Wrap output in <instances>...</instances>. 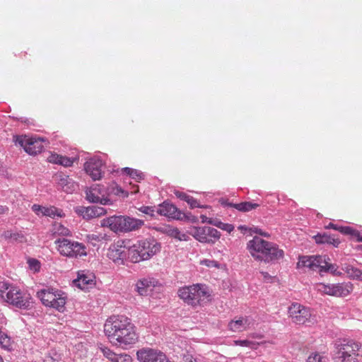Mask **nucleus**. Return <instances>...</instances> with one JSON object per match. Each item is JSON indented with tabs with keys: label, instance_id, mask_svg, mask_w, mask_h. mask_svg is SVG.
<instances>
[{
	"label": "nucleus",
	"instance_id": "1",
	"mask_svg": "<svg viewBox=\"0 0 362 362\" xmlns=\"http://www.w3.org/2000/svg\"><path fill=\"white\" fill-rule=\"evenodd\" d=\"M104 332L112 344L123 349L134 344L138 339L134 325L124 315L108 318L104 325Z\"/></svg>",
	"mask_w": 362,
	"mask_h": 362
},
{
	"label": "nucleus",
	"instance_id": "2",
	"mask_svg": "<svg viewBox=\"0 0 362 362\" xmlns=\"http://www.w3.org/2000/svg\"><path fill=\"white\" fill-rule=\"evenodd\" d=\"M0 298L17 308L28 310L32 307L30 295L22 291L18 287L0 281Z\"/></svg>",
	"mask_w": 362,
	"mask_h": 362
},
{
	"label": "nucleus",
	"instance_id": "3",
	"mask_svg": "<svg viewBox=\"0 0 362 362\" xmlns=\"http://www.w3.org/2000/svg\"><path fill=\"white\" fill-rule=\"evenodd\" d=\"M334 348V362H360L362 360L361 346L352 339H337Z\"/></svg>",
	"mask_w": 362,
	"mask_h": 362
},
{
	"label": "nucleus",
	"instance_id": "4",
	"mask_svg": "<svg viewBox=\"0 0 362 362\" xmlns=\"http://www.w3.org/2000/svg\"><path fill=\"white\" fill-rule=\"evenodd\" d=\"M177 293L185 303L193 307L206 303L211 297L209 287L202 284L180 288Z\"/></svg>",
	"mask_w": 362,
	"mask_h": 362
},
{
	"label": "nucleus",
	"instance_id": "5",
	"mask_svg": "<svg viewBox=\"0 0 362 362\" xmlns=\"http://www.w3.org/2000/svg\"><path fill=\"white\" fill-rule=\"evenodd\" d=\"M160 250V245L155 239L141 240L128 249L127 257L132 262H139L151 258Z\"/></svg>",
	"mask_w": 362,
	"mask_h": 362
},
{
	"label": "nucleus",
	"instance_id": "6",
	"mask_svg": "<svg viewBox=\"0 0 362 362\" xmlns=\"http://www.w3.org/2000/svg\"><path fill=\"white\" fill-rule=\"evenodd\" d=\"M144 221L125 216H113L104 218L101 225L114 232H129L139 230L144 226Z\"/></svg>",
	"mask_w": 362,
	"mask_h": 362
},
{
	"label": "nucleus",
	"instance_id": "7",
	"mask_svg": "<svg viewBox=\"0 0 362 362\" xmlns=\"http://www.w3.org/2000/svg\"><path fill=\"white\" fill-rule=\"evenodd\" d=\"M57 251L62 256L69 258L86 255V246L77 241L66 238H59L54 241Z\"/></svg>",
	"mask_w": 362,
	"mask_h": 362
},
{
	"label": "nucleus",
	"instance_id": "8",
	"mask_svg": "<svg viewBox=\"0 0 362 362\" xmlns=\"http://www.w3.org/2000/svg\"><path fill=\"white\" fill-rule=\"evenodd\" d=\"M13 141L22 146L28 153L35 155L42 151L44 148L42 143L45 140L40 137H29L25 135L14 136Z\"/></svg>",
	"mask_w": 362,
	"mask_h": 362
},
{
	"label": "nucleus",
	"instance_id": "9",
	"mask_svg": "<svg viewBox=\"0 0 362 362\" xmlns=\"http://www.w3.org/2000/svg\"><path fill=\"white\" fill-rule=\"evenodd\" d=\"M190 234L200 243L207 244L215 243L221 236L218 230L210 226L194 227Z\"/></svg>",
	"mask_w": 362,
	"mask_h": 362
},
{
	"label": "nucleus",
	"instance_id": "10",
	"mask_svg": "<svg viewBox=\"0 0 362 362\" xmlns=\"http://www.w3.org/2000/svg\"><path fill=\"white\" fill-rule=\"evenodd\" d=\"M289 316L292 321L298 325H305L312 322V314L309 308L297 303H293L288 308Z\"/></svg>",
	"mask_w": 362,
	"mask_h": 362
},
{
	"label": "nucleus",
	"instance_id": "11",
	"mask_svg": "<svg viewBox=\"0 0 362 362\" xmlns=\"http://www.w3.org/2000/svg\"><path fill=\"white\" fill-rule=\"evenodd\" d=\"M268 242L262 238L255 235L247 243L246 249L255 260L262 261L264 252H266Z\"/></svg>",
	"mask_w": 362,
	"mask_h": 362
},
{
	"label": "nucleus",
	"instance_id": "12",
	"mask_svg": "<svg viewBox=\"0 0 362 362\" xmlns=\"http://www.w3.org/2000/svg\"><path fill=\"white\" fill-rule=\"evenodd\" d=\"M140 362H172L162 351L153 349H142L136 353Z\"/></svg>",
	"mask_w": 362,
	"mask_h": 362
},
{
	"label": "nucleus",
	"instance_id": "13",
	"mask_svg": "<svg viewBox=\"0 0 362 362\" xmlns=\"http://www.w3.org/2000/svg\"><path fill=\"white\" fill-rule=\"evenodd\" d=\"M105 195L104 187L99 185H93L86 189V199L89 202L100 203L103 205L109 204L110 200Z\"/></svg>",
	"mask_w": 362,
	"mask_h": 362
},
{
	"label": "nucleus",
	"instance_id": "14",
	"mask_svg": "<svg viewBox=\"0 0 362 362\" xmlns=\"http://www.w3.org/2000/svg\"><path fill=\"white\" fill-rule=\"evenodd\" d=\"M325 263V256L312 255L300 257L297 263V268H308L312 271H317L320 272L322 264Z\"/></svg>",
	"mask_w": 362,
	"mask_h": 362
},
{
	"label": "nucleus",
	"instance_id": "15",
	"mask_svg": "<svg viewBox=\"0 0 362 362\" xmlns=\"http://www.w3.org/2000/svg\"><path fill=\"white\" fill-rule=\"evenodd\" d=\"M318 290L334 296H346L352 290L349 284H320Z\"/></svg>",
	"mask_w": 362,
	"mask_h": 362
},
{
	"label": "nucleus",
	"instance_id": "16",
	"mask_svg": "<svg viewBox=\"0 0 362 362\" xmlns=\"http://www.w3.org/2000/svg\"><path fill=\"white\" fill-rule=\"evenodd\" d=\"M284 256V252L279 245L272 242H268L266 252L262 257V262L265 263L278 262Z\"/></svg>",
	"mask_w": 362,
	"mask_h": 362
},
{
	"label": "nucleus",
	"instance_id": "17",
	"mask_svg": "<svg viewBox=\"0 0 362 362\" xmlns=\"http://www.w3.org/2000/svg\"><path fill=\"white\" fill-rule=\"evenodd\" d=\"M85 170L93 180H98L102 177L103 173V163L101 159L93 158L85 163Z\"/></svg>",
	"mask_w": 362,
	"mask_h": 362
},
{
	"label": "nucleus",
	"instance_id": "18",
	"mask_svg": "<svg viewBox=\"0 0 362 362\" xmlns=\"http://www.w3.org/2000/svg\"><path fill=\"white\" fill-rule=\"evenodd\" d=\"M158 214L166 216L168 218L177 219L182 218V213L173 204L164 202L159 204L156 209Z\"/></svg>",
	"mask_w": 362,
	"mask_h": 362
},
{
	"label": "nucleus",
	"instance_id": "19",
	"mask_svg": "<svg viewBox=\"0 0 362 362\" xmlns=\"http://www.w3.org/2000/svg\"><path fill=\"white\" fill-rule=\"evenodd\" d=\"M75 211L86 220L100 216L106 212L104 208L95 206L88 207L80 206L76 208Z\"/></svg>",
	"mask_w": 362,
	"mask_h": 362
},
{
	"label": "nucleus",
	"instance_id": "20",
	"mask_svg": "<svg viewBox=\"0 0 362 362\" xmlns=\"http://www.w3.org/2000/svg\"><path fill=\"white\" fill-rule=\"evenodd\" d=\"M107 255L115 262L122 261L127 257L126 248L119 242H117L110 246Z\"/></svg>",
	"mask_w": 362,
	"mask_h": 362
},
{
	"label": "nucleus",
	"instance_id": "21",
	"mask_svg": "<svg viewBox=\"0 0 362 362\" xmlns=\"http://www.w3.org/2000/svg\"><path fill=\"white\" fill-rule=\"evenodd\" d=\"M60 290L53 288H44L37 293V297L40 299L43 305L48 306L52 303V301L57 298V293H59Z\"/></svg>",
	"mask_w": 362,
	"mask_h": 362
},
{
	"label": "nucleus",
	"instance_id": "22",
	"mask_svg": "<svg viewBox=\"0 0 362 362\" xmlns=\"http://www.w3.org/2000/svg\"><path fill=\"white\" fill-rule=\"evenodd\" d=\"M251 325L252 322L249 317H239L231 320L228 324V328L234 332H242L248 329Z\"/></svg>",
	"mask_w": 362,
	"mask_h": 362
},
{
	"label": "nucleus",
	"instance_id": "23",
	"mask_svg": "<svg viewBox=\"0 0 362 362\" xmlns=\"http://www.w3.org/2000/svg\"><path fill=\"white\" fill-rule=\"evenodd\" d=\"M94 279L95 276L92 273L78 274V279L74 281V284L76 286L84 290L87 288L88 286H91L94 284Z\"/></svg>",
	"mask_w": 362,
	"mask_h": 362
},
{
	"label": "nucleus",
	"instance_id": "24",
	"mask_svg": "<svg viewBox=\"0 0 362 362\" xmlns=\"http://www.w3.org/2000/svg\"><path fill=\"white\" fill-rule=\"evenodd\" d=\"M54 298V300L52 301L51 304H49V307L53 308L59 312H63L64 310L66 295L63 291H60L59 293H57Z\"/></svg>",
	"mask_w": 362,
	"mask_h": 362
},
{
	"label": "nucleus",
	"instance_id": "25",
	"mask_svg": "<svg viewBox=\"0 0 362 362\" xmlns=\"http://www.w3.org/2000/svg\"><path fill=\"white\" fill-rule=\"evenodd\" d=\"M52 233L54 235H58L60 236H69L71 233L69 228L63 226L60 223H54L52 226Z\"/></svg>",
	"mask_w": 362,
	"mask_h": 362
},
{
	"label": "nucleus",
	"instance_id": "26",
	"mask_svg": "<svg viewBox=\"0 0 362 362\" xmlns=\"http://www.w3.org/2000/svg\"><path fill=\"white\" fill-rule=\"evenodd\" d=\"M329 259L328 257L325 256V263L322 264V267L320 269V272H329L332 274L334 276H339L341 275V272L338 271V267L336 264H329L327 262V260Z\"/></svg>",
	"mask_w": 362,
	"mask_h": 362
},
{
	"label": "nucleus",
	"instance_id": "27",
	"mask_svg": "<svg viewBox=\"0 0 362 362\" xmlns=\"http://www.w3.org/2000/svg\"><path fill=\"white\" fill-rule=\"evenodd\" d=\"M233 206L240 211H250L259 206L258 204H252L249 202H241L239 204H234Z\"/></svg>",
	"mask_w": 362,
	"mask_h": 362
},
{
	"label": "nucleus",
	"instance_id": "28",
	"mask_svg": "<svg viewBox=\"0 0 362 362\" xmlns=\"http://www.w3.org/2000/svg\"><path fill=\"white\" fill-rule=\"evenodd\" d=\"M124 173L130 176L132 179L135 180L136 182L144 179V174L137 170L132 169L130 168H124L122 170Z\"/></svg>",
	"mask_w": 362,
	"mask_h": 362
},
{
	"label": "nucleus",
	"instance_id": "29",
	"mask_svg": "<svg viewBox=\"0 0 362 362\" xmlns=\"http://www.w3.org/2000/svg\"><path fill=\"white\" fill-rule=\"evenodd\" d=\"M0 345L6 349H9L11 348V340L8 334L4 332L0 327Z\"/></svg>",
	"mask_w": 362,
	"mask_h": 362
},
{
	"label": "nucleus",
	"instance_id": "30",
	"mask_svg": "<svg viewBox=\"0 0 362 362\" xmlns=\"http://www.w3.org/2000/svg\"><path fill=\"white\" fill-rule=\"evenodd\" d=\"M42 216L54 218L55 216H62V211L54 206L44 207Z\"/></svg>",
	"mask_w": 362,
	"mask_h": 362
},
{
	"label": "nucleus",
	"instance_id": "31",
	"mask_svg": "<svg viewBox=\"0 0 362 362\" xmlns=\"http://www.w3.org/2000/svg\"><path fill=\"white\" fill-rule=\"evenodd\" d=\"M149 286V281L146 279L139 281L136 284V290L141 296L147 295L148 287Z\"/></svg>",
	"mask_w": 362,
	"mask_h": 362
},
{
	"label": "nucleus",
	"instance_id": "32",
	"mask_svg": "<svg viewBox=\"0 0 362 362\" xmlns=\"http://www.w3.org/2000/svg\"><path fill=\"white\" fill-rule=\"evenodd\" d=\"M346 272L349 276L362 281V272L360 269L348 266L346 267Z\"/></svg>",
	"mask_w": 362,
	"mask_h": 362
},
{
	"label": "nucleus",
	"instance_id": "33",
	"mask_svg": "<svg viewBox=\"0 0 362 362\" xmlns=\"http://www.w3.org/2000/svg\"><path fill=\"white\" fill-rule=\"evenodd\" d=\"M168 235L177 238L179 240H186L187 235L184 233H181L177 228L170 227L168 233Z\"/></svg>",
	"mask_w": 362,
	"mask_h": 362
},
{
	"label": "nucleus",
	"instance_id": "34",
	"mask_svg": "<svg viewBox=\"0 0 362 362\" xmlns=\"http://www.w3.org/2000/svg\"><path fill=\"white\" fill-rule=\"evenodd\" d=\"M209 223H211V224H213L214 226L223 230H226L228 233H230L231 231L233 230L234 229V227L233 225L231 224H228V223H223L221 221H211L209 220Z\"/></svg>",
	"mask_w": 362,
	"mask_h": 362
},
{
	"label": "nucleus",
	"instance_id": "35",
	"mask_svg": "<svg viewBox=\"0 0 362 362\" xmlns=\"http://www.w3.org/2000/svg\"><path fill=\"white\" fill-rule=\"evenodd\" d=\"M316 243H332L334 246L337 247L339 244V241L338 240L332 239V241H331V238L325 235H317L315 237Z\"/></svg>",
	"mask_w": 362,
	"mask_h": 362
},
{
	"label": "nucleus",
	"instance_id": "36",
	"mask_svg": "<svg viewBox=\"0 0 362 362\" xmlns=\"http://www.w3.org/2000/svg\"><path fill=\"white\" fill-rule=\"evenodd\" d=\"M307 362H328V358L320 354H313L308 358Z\"/></svg>",
	"mask_w": 362,
	"mask_h": 362
},
{
	"label": "nucleus",
	"instance_id": "37",
	"mask_svg": "<svg viewBox=\"0 0 362 362\" xmlns=\"http://www.w3.org/2000/svg\"><path fill=\"white\" fill-rule=\"evenodd\" d=\"M234 344L236 346H246L250 349H256L257 344L254 341L249 340H235L234 341Z\"/></svg>",
	"mask_w": 362,
	"mask_h": 362
},
{
	"label": "nucleus",
	"instance_id": "38",
	"mask_svg": "<svg viewBox=\"0 0 362 362\" xmlns=\"http://www.w3.org/2000/svg\"><path fill=\"white\" fill-rule=\"evenodd\" d=\"M112 362H132V358L126 354H115Z\"/></svg>",
	"mask_w": 362,
	"mask_h": 362
},
{
	"label": "nucleus",
	"instance_id": "39",
	"mask_svg": "<svg viewBox=\"0 0 362 362\" xmlns=\"http://www.w3.org/2000/svg\"><path fill=\"white\" fill-rule=\"evenodd\" d=\"M339 231L343 234L350 235L354 238H356V235H359L358 231L353 229L349 226H340Z\"/></svg>",
	"mask_w": 362,
	"mask_h": 362
},
{
	"label": "nucleus",
	"instance_id": "40",
	"mask_svg": "<svg viewBox=\"0 0 362 362\" xmlns=\"http://www.w3.org/2000/svg\"><path fill=\"white\" fill-rule=\"evenodd\" d=\"M139 210L141 212H142L145 214L149 215L151 216H154V213H155V211H156V210L155 209V207L146 206H143L140 207L139 209Z\"/></svg>",
	"mask_w": 362,
	"mask_h": 362
},
{
	"label": "nucleus",
	"instance_id": "41",
	"mask_svg": "<svg viewBox=\"0 0 362 362\" xmlns=\"http://www.w3.org/2000/svg\"><path fill=\"white\" fill-rule=\"evenodd\" d=\"M73 163H74V160L72 159H71L70 158L60 156V159L59 160L58 164L62 165L65 167H69V166L72 165Z\"/></svg>",
	"mask_w": 362,
	"mask_h": 362
},
{
	"label": "nucleus",
	"instance_id": "42",
	"mask_svg": "<svg viewBox=\"0 0 362 362\" xmlns=\"http://www.w3.org/2000/svg\"><path fill=\"white\" fill-rule=\"evenodd\" d=\"M102 351L103 353V355L111 361H112L113 357L116 354L115 353L112 352L110 349L107 348L102 349Z\"/></svg>",
	"mask_w": 362,
	"mask_h": 362
},
{
	"label": "nucleus",
	"instance_id": "43",
	"mask_svg": "<svg viewBox=\"0 0 362 362\" xmlns=\"http://www.w3.org/2000/svg\"><path fill=\"white\" fill-rule=\"evenodd\" d=\"M59 159H60V156L57 154V153H51L47 157L48 162L52 163H55V164H58L59 163Z\"/></svg>",
	"mask_w": 362,
	"mask_h": 362
},
{
	"label": "nucleus",
	"instance_id": "44",
	"mask_svg": "<svg viewBox=\"0 0 362 362\" xmlns=\"http://www.w3.org/2000/svg\"><path fill=\"white\" fill-rule=\"evenodd\" d=\"M187 202L188 204H189L191 208L202 207L198 203L197 200L191 196H189Z\"/></svg>",
	"mask_w": 362,
	"mask_h": 362
},
{
	"label": "nucleus",
	"instance_id": "45",
	"mask_svg": "<svg viewBox=\"0 0 362 362\" xmlns=\"http://www.w3.org/2000/svg\"><path fill=\"white\" fill-rule=\"evenodd\" d=\"M170 227V226L163 225V226H156L154 228L158 232L168 235V230H169Z\"/></svg>",
	"mask_w": 362,
	"mask_h": 362
},
{
	"label": "nucleus",
	"instance_id": "46",
	"mask_svg": "<svg viewBox=\"0 0 362 362\" xmlns=\"http://www.w3.org/2000/svg\"><path fill=\"white\" fill-rule=\"evenodd\" d=\"M32 210L38 216L42 215L44 207L38 204H33L32 206Z\"/></svg>",
	"mask_w": 362,
	"mask_h": 362
},
{
	"label": "nucleus",
	"instance_id": "47",
	"mask_svg": "<svg viewBox=\"0 0 362 362\" xmlns=\"http://www.w3.org/2000/svg\"><path fill=\"white\" fill-rule=\"evenodd\" d=\"M69 179L66 176H61V178L59 180V184L64 188L66 185L69 184Z\"/></svg>",
	"mask_w": 362,
	"mask_h": 362
},
{
	"label": "nucleus",
	"instance_id": "48",
	"mask_svg": "<svg viewBox=\"0 0 362 362\" xmlns=\"http://www.w3.org/2000/svg\"><path fill=\"white\" fill-rule=\"evenodd\" d=\"M175 195H176L178 198H180V199L184 200V201H185V202H187V199H189V195H188V194H185V193H184V192H178V191H177V192H175Z\"/></svg>",
	"mask_w": 362,
	"mask_h": 362
},
{
	"label": "nucleus",
	"instance_id": "49",
	"mask_svg": "<svg viewBox=\"0 0 362 362\" xmlns=\"http://www.w3.org/2000/svg\"><path fill=\"white\" fill-rule=\"evenodd\" d=\"M250 230L252 232L255 233L257 234H259V235H260L262 236L269 237V233L263 232L262 230H261L259 228H250Z\"/></svg>",
	"mask_w": 362,
	"mask_h": 362
},
{
	"label": "nucleus",
	"instance_id": "50",
	"mask_svg": "<svg viewBox=\"0 0 362 362\" xmlns=\"http://www.w3.org/2000/svg\"><path fill=\"white\" fill-rule=\"evenodd\" d=\"M30 265L35 270H38L40 268V262L36 259L29 260Z\"/></svg>",
	"mask_w": 362,
	"mask_h": 362
},
{
	"label": "nucleus",
	"instance_id": "51",
	"mask_svg": "<svg viewBox=\"0 0 362 362\" xmlns=\"http://www.w3.org/2000/svg\"><path fill=\"white\" fill-rule=\"evenodd\" d=\"M10 238H12V239H14L16 240H19L20 241H22V239L23 238V236L22 235H21V234H18V233H13V234L11 233Z\"/></svg>",
	"mask_w": 362,
	"mask_h": 362
},
{
	"label": "nucleus",
	"instance_id": "52",
	"mask_svg": "<svg viewBox=\"0 0 362 362\" xmlns=\"http://www.w3.org/2000/svg\"><path fill=\"white\" fill-rule=\"evenodd\" d=\"M102 238H100L99 235H88V239L90 240H95V241H100L101 240Z\"/></svg>",
	"mask_w": 362,
	"mask_h": 362
},
{
	"label": "nucleus",
	"instance_id": "53",
	"mask_svg": "<svg viewBox=\"0 0 362 362\" xmlns=\"http://www.w3.org/2000/svg\"><path fill=\"white\" fill-rule=\"evenodd\" d=\"M260 274H262V277L264 278V279L265 280H269L270 279H272V276L269 275V273L267 272H260Z\"/></svg>",
	"mask_w": 362,
	"mask_h": 362
},
{
	"label": "nucleus",
	"instance_id": "54",
	"mask_svg": "<svg viewBox=\"0 0 362 362\" xmlns=\"http://www.w3.org/2000/svg\"><path fill=\"white\" fill-rule=\"evenodd\" d=\"M327 228H333V229H334V230H339V229H340V226H337V225H334V224H333V223H330L327 226Z\"/></svg>",
	"mask_w": 362,
	"mask_h": 362
},
{
	"label": "nucleus",
	"instance_id": "55",
	"mask_svg": "<svg viewBox=\"0 0 362 362\" xmlns=\"http://www.w3.org/2000/svg\"><path fill=\"white\" fill-rule=\"evenodd\" d=\"M44 362H57V361L51 356H47L45 359Z\"/></svg>",
	"mask_w": 362,
	"mask_h": 362
},
{
	"label": "nucleus",
	"instance_id": "56",
	"mask_svg": "<svg viewBox=\"0 0 362 362\" xmlns=\"http://www.w3.org/2000/svg\"><path fill=\"white\" fill-rule=\"evenodd\" d=\"M201 219H202V223H205V222H208L209 223V221H207V217L204 215H202L201 216Z\"/></svg>",
	"mask_w": 362,
	"mask_h": 362
},
{
	"label": "nucleus",
	"instance_id": "57",
	"mask_svg": "<svg viewBox=\"0 0 362 362\" xmlns=\"http://www.w3.org/2000/svg\"><path fill=\"white\" fill-rule=\"evenodd\" d=\"M238 229L241 231H246L247 230V228L245 226H240L238 227Z\"/></svg>",
	"mask_w": 362,
	"mask_h": 362
},
{
	"label": "nucleus",
	"instance_id": "58",
	"mask_svg": "<svg viewBox=\"0 0 362 362\" xmlns=\"http://www.w3.org/2000/svg\"><path fill=\"white\" fill-rule=\"evenodd\" d=\"M6 210V208L3 206H0V214H4Z\"/></svg>",
	"mask_w": 362,
	"mask_h": 362
},
{
	"label": "nucleus",
	"instance_id": "59",
	"mask_svg": "<svg viewBox=\"0 0 362 362\" xmlns=\"http://www.w3.org/2000/svg\"><path fill=\"white\" fill-rule=\"evenodd\" d=\"M138 192V186L134 185L132 191L131 193H136Z\"/></svg>",
	"mask_w": 362,
	"mask_h": 362
},
{
	"label": "nucleus",
	"instance_id": "60",
	"mask_svg": "<svg viewBox=\"0 0 362 362\" xmlns=\"http://www.w3.org/2000/svg\"><path fill=\"white\" fill-rule=\"evenodd\" d=\"M356 238L358 241L362 242V233H359V235H356Z\"/></svg>",
	"mask_w": 362,
	"mask_h": 362
},
{
	"label": "nucleus",
	"instance_id": "61",
	"mask_svg": "<svg viewBox=\"0 0 362 362\" xmlns=\"http://www.w3.org/2000/svg\"><path fill=\"white\" fill-rule=\"evenodd\" d=\"M117 191H118V192H122V193H124V190H122L121 188L117 189Z\"/></svg>",
	"mask_w": 362,
	"mask_h": 362
},
{
	"label": "nucleus",
	"instance_id": "62",
	"mask_svg": "<svg viewBox=\"0 0 362 362\" xmlns=\"http://www.w3.org/2000/svg\"><path fill=\"white\" fill-rule=\"evenodd\" d=\"M0 362H3V359L1 356H0Z\"/></svg>",
	"mask_w": 362,
	"mask_h": 362
}]
</instances>
